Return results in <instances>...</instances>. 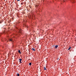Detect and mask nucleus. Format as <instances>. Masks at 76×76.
Listing matches in <instances>:
<instances>
[{
  "label": "nucleus",
  "instance_id": "f257e3e1",
  "mask_svg": "<svg viewBox=\"0 0 76 76\" xmlns=\"http://www.w3.org/2000/svg\"><path fill=\"white\" fill-rule=\"evenodd\" d=\"M10 41H12V42H14V41L13 40V39H9Z\"/></svg>",
  "mask_w": 76,
  "mask_h": 76
},
{
  "label": "nucleus",
  "instance_id": "f03ea898",
  "mask_svg": "<svg viewBox=\"0 0 76 76\" xmlns=\"http://www.w3.org/2000/svg\"><path fill=\"white\" fill-rule=\"evenodd\" d=\"M19 62L20 63H22V62H21V61H22V59L20 58V59H19Z\"/></svg>",
  "mask_w": 76,
  "mask_h": 76
},
{
  "label": "nucleus",
  "instance_id": "7ed1b4c3",
  "mask_svg": "<svg viewBox=\"0 0 76 76\" xmlns=\"http://www.w3.org/2000/svg\"><path fill=\"white\" fill-rule=\"evenodd\" d=\"M74 1H75V0H72L71 1V2L72 3H75V2Z\"/></svg>",
  "mask_w": 76,
  "mask_h": 76
},
{
  "label": "nucleus",
  "instance_id": "20e7f679",
  "mask_svg": "<svg viewBox=\"0 0 76 76\" xmlns=\"http://www.w3.org/2000/svg\"><path fill=\"white\" fill-rule=\"evenodd\" d=\"M21 32H22V30H20L19 31V33H20V34H21Z\"/></svg>",
  "mask_w": 76,
  "mask_h": 76
},
{
  "label": "nucleus",
  "instance_id": "39448f33",
  "mask_svg": "<svg viewBox=\"0 0 76 76\" xmlns=\"http://www.w3.org/2000/svg\"><path fill=\"white\" fill-rule=\"evenodd\" d=\"M58 47V45H56L55 46V48H57Z\"/></svg>",
  "mask_w": 76,
  "mask_h": 76
},
{
  "label": "nucleus",
  "instance_id": "423d86ee",
  "mask_svg": "<svg viewBox=\"0 0 76 76\" xmlns=\"http://www.w3.org/2000/svg\"><path fill=\"white\" fill-rule=\"evenodd\" d=\"M31 50H32V51H35V50L34 49V48H32L31 49Z\"/></svg>",
  "mask_w": 76,
  "mask_h": 76
},
{
  "label": "nucleus",
  "instance_id": "0eeeda50",
  "mask_svg": "<svg viewBox=\"0 0 76 76\" xmlns=\"http://www.w3.org/2000/svg\"><path fill=\"white\" fill-rule=\"evenodd\" d=\"M18 52L20 53V54H21V52H20V50H18Z\"/></svg>",
  "mask_w": 76,
  "mask_h": 76
},
{
  "label": "nucleus",
  "instance_id": "6e6552de",
  "mask_svg": "<svg viewBox=\"0 0 76 76\" xmlns=\"http://www.w3.org/2000/svg\"><path fill=\"white\" fill-rule=\"evenodd\" d=\"M44 70H47V69H46L45 66H44Z\"/></svg>",
  "mask_w": 76,
  "mask_h": 76
},
{
  "label": "nucleus",
  "instance_id": "1a4fd4ad",
  "mask_svg": "<svg viewBox=\"0 0 76 76\" xmlns=\"http://www.w3.org/2000/svg\"><path fill=\"white\" fill-rule=\"evenodd\" d=\"M32 64V63H29V65H30V66H31V65Z\"/></svg>",
  "mask_w": 76,
  "mask_h": 76
},
{
  "label": "nucleus",
  "instance_id": "9d476101",
  "mask_svg": "<svg viewBox=\"0 0 76 76\" xmlns=\"http://www.w3.org/2000/svg\"><path fill=\"white\" fill-rule=\"evenodd\" d=\"M17 75L18 76H19V73H17Z\"/></svg>",
  "mask_w": 76,
  "mask_h": 76
},
{
  "label": "nucleus",
  "instance_id": "9b49d317",
  "mask_svg": "<svg viewBox=\"0 0 76 76\" xmlns=\"http://www.w3.org/2000/svg\"><path fill=\"white\" fill-rule=\"evenodd\" d=\"M70 48H69V49H68V50H70Z\"/></svg>",
  "mask_w": 76,
  "mask_h": 76
},
{
  "label": "nucleus",
  "instance_id": "f8f14e48",
  "mask_svg": "<svg viewBox=\"0 0 76 76\" xmlns=\"http://www.w3.org/2000/svg\"><path fill=\"white\" fill-rule=\"evenodd\" d=\"M21 5L23 4V3H21Z\"/></svg>",
  "mask_w": 76,
  "mask_h": 76
},
{
  "label": "nucleus",
  "instance_id": "ddd939ff",
  "mask_svg": "<svg viewBox=\"0 0 76 76\" xmlns=\"http://www.w3.org/2000/svg\"><path fill=\"white\" fill-rule=\"evenodd\" d=\"M17 1H20V0H17Z\"/></svg>",
  "mask_w": 76,
  "mask_h": 76
},
{
  "label": "nucleus",
  "instance_id": "4468645a",
  "mask_svg": "<svg viewBox=\"0 0 76 76\" xmlns=\"http://www.w3.org/2000/svg\"><path fill=\"white\" fill-rule=\"evenodd\" d=\"M12 19H13V18H12Z\"/></svg>",
  "mask_w": 76,
  "mask_h": 76
}]
</instances>
